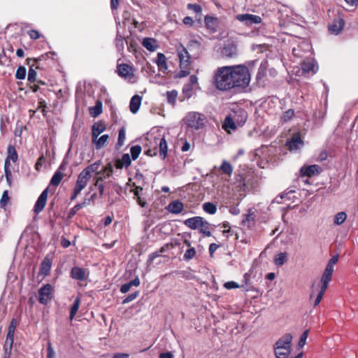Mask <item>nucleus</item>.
<instances>
[{
    "instance_id": "obj_43",
    "label": "nucleus",
    "mask_w": 358,
    "mask_h": 358,
    "mask_svg": "<svg viewBox=\"0 0 358 358\" xmlns=\"http://www.w3.org/2000/svg\"><path fill=\"white\" fill-rule=\"evenodd\" d=\"M80 305V299L79 297H77L75 299L73 305L71 307V310H70V320H72L73 319L74 316L77 313V312L79 309Z\"/></svg>"
},
{
    "instance_id": "obj_32",
    "label": "nucleus",
    "mask_w": 358,
    "mask_h": 358,
    "mask_svg": "<svg viewBox=\"0 0 358 358\" xmlns=\"http://www.w3.org/2000/svg\"><path fill=\"white\" fill-rule=\"evenodd\" d=\"M105 126L99 122H96L93 124L92 129V137L93 138H96L99 136L105 131Z\"/></svg>"
},
{
    "instance_id": "obj_8",
    "label": "nucleus",
    "mask_w": 358,
    "mask_h": 358,
    "mask_svg": "<svg viewBox=\"0 0 358 358\" xmlns=\"http://www.w3.org/2000/svg\"><path fill=\"white\" fill-rule=\"evenodd\" d=\"M176 51L180 61V68H189L191 62L190 55L187 49L180 43L176 46Z\"/></svg>"
},
{
    "instance_id": "obj_14",
    "label": "nucleus",
    "mask_w": 358,
    "mask_h": 358,
    "mask_svg": "<svg viewBox=\"0 0 358 358\" xmlns=\"http://www.w3.org/2000/svg\"><path fill=\"white\" fill-rule=\"evenodd\" d=\"M301 69L305 73H315L318 70V66L316 64V62L313 58H309L308 57L304 58L303 62H301Z\"/></svg>"
},
{
    "instance_id": "obj_33",
    "label": "nucleus",
    "mask_w": 358,
    "mask_h": 358,
    "mask_svg": "<svg viewBox=\"0 0 358 358\" xmlns=\"http://www.w3.org/2000/svg\"><path fill=\"white\" fill-rule=\"evenodd\" d=\"M108 138L109 136L108 134H103L100 137H97L96 139L93 138L92 142L94 143L96 149H101L105 146L106 142L108 140Z\"/></svg>"
},
{
    "instance_id": "obj_55",
    "label": "nucleus",
    "mask_w": 358,
    "mask_h": 358,
    "mask_svg": "<svg viewBox=\"0 0 358 358\" xmlns=\"http://www.w3.org/2000/svg\"><path fill=\"white\" fill-rule=\"evenodd\" d=\"M12 348H13L12 343H10V345L7 344V343H4V346H3L4 357H3V358H9L10 357Z\"/></svg>"
},
{
    "instance_id": "obj_18",
    "label": "nucleus",
    "mask_w": 358,
    "mask_h": 358,
    "mask_svg": "<svg viewBox=\"0 0 358 358\" xmlns=\"http://www.w3.org/2000/svg\"><path fill=\"white\" fill-rule=\"evenodd\" d=\"M65 169L66 166L64 163H62L52 176L50 185L53 186H58L64 178V173L62 171Z\"/></svg>"
},
{
    "instance_id": "obj_35",
    "label": "nucleus",
    "mask_w": 358,
    "mask_h": 358,
    "mask_svg": "<svg viewBox=\"0 0 358 358\" xmlns=\"http://www.w3.org/2000/svg\"><path fill=\"white\" fill-rule=\"evenodd\" d=\"M102 113V103L97 101L95 106L90 108V113L93 117L99 116Z\"/></svg>"
},
{
    "instance_id": "obj_3",
    "label": "nucleus",
    "mask_w": 358,
    "mask_h": 358,
    "mask_svg": "<svg viewBox=\"0 0 358 358\" xmlns=\"http://www.w3.org/2000/svg\"><path fill=\"white\" fill-rule=\"evenodd\" d=\"M292 341V336L286 334L276 341L274 345L276 358H288L291 352Z\"/></svg>"
},
{
    "instance_id": "obj_4",
    "label": "nucleus",
    "mask_w": 358,
    "mask_h": 358,
    "mask_svg": "<svg viewBox=\"0 0 358 358\" xmlns=\"http://www.w3.org/2000/svg\"><path fill=\"white\" fill-rule=\"evenodd\" d=\"M227 188L231 190L236 200L239 201L245 195L246 185L245 178L241 173H236L234 178L227 180Z\"/></svg>"
},
{
    "instance_id": "obj_57",
    "label": "nucleus",
    "mask_w": 358,
    "mask_h": 358,
    "mask_svg": "<svg viewBox=\"0 0 358 358\" xmlns=\"http://www.w3.org/2000/svg\"><path fill=\"white\" fill-rule=\"evenodd\" d=\"M326 289H323L322 287H320V290L317 294L316 299L314 301V306H317L320 303Z\"/></svg>"
},
{
    "instance_id": "obj_47",
    "label": "nucleus",
    "mask_w": 358,
    "mask_h": 358,
    "mask_svg": "<svg viewBox=\"0 0 358 358\" xmlns=\"http://www.w3.org/2000/svg\"><path fill=\"white\" fill-rule=\"evenodd\" d=\"M94 187H97L99 192V195L103 196L105 191V185L103 182H101V178L94 177Z\"/></svg>"
},
{
    "instance_id": "obj_27",
    "label": "nucleus",
    "mask_w": 358,
    "mask_h": 358,
    "mask_svg": "<svg viewBox=\"0 0 358 358\" xmlns=\"http://www.w3.org/2000/svg\"><path fill=\"white\" fill-rule=\"evenodd\" d=\"M101 164V160L96 161L94 163L85 167L82 171L91 178L92 173H96V175H97V172H99V169Z\"/></svg>"
},
{
    "instance_id": "obj_17",
    "label": "nucleus",
    "mask_w": 358,
    "mask_h": 358,
    "mask_svg": "<svg viewBox=\"0 0 358 358\" xmlns=\"http://www.w3.org/2000/svg\"><path fill=\"white\" fill-rule=\"evenodd\" d=\"M206 29L211 33L217 31L219 26L218 19L213 16L206 15L204 18Z\"/></svg>"
},
{
    "instance_id": "obj_9",
    "label": "nucleus",
    "mask_w": 358,
    "mask_h": 358,
    "mask_svg": "<svg viewBox=\"0 0 358 358\" xmlns=\"http://www.w3.org/2000/svg\"><path fill=\"white\" fill-rule=\"evenodd\" d=\"M54 287L50 284L42 286L38 290V301L47 304L52 298Z\"/></svg>"
},
{
    "instance_id": "obj_49",
    "label": "nucleus",
    "mask_w": 358,
    "mask_h": 358,
    "mask_svg": "<svg viewBox=\"0 0 358 358\" xmlns=\"http://www.w3.org/2000/svg\"><path fill=\"white\" fill-rule=\"evenodd\" d=\"M8 155L6 158H9V160L15 162L17 160V154L15 151V149L13 146H9L8 148Z\"/></svg>"
},
{
    "instance_id": "obj_7",
    "label": "nucleus",
    "mask_w": 358,
    "mask_h": 358,
    "mask_svg": "<svg viewBox=\"0 0 358 358\" xmlns=\"http://www.w3.org/2000/svg\"><path fill=\"white\" fill-rule=\"evenodd\" d=\"M118 75L131 83L136 81V77L134 75V70L132 66L127 64H118L117 67Z\"/></svg>"
},
{
    "instance_id": "obj_21",
    "label": "nucleus",
    "mask_w": 358,
    "mask_h": 358,
    "mask_svg": "<svg viewBox=\"0 0 358 358\" xmlns=\"http://www.w3.org/2000/svg\"><path fill=\"white\" fill-rule=\"evenodd\" d=\"M238 55V50L236 43L233 41L228 40L225 43V57L233 58Z\"/></svg>"
},
{
    "instance_id": "obj_1",
    "label": "nucleus",
    "mask_w": 358,
    "mask_h": 358,
    "mask_svg": "<svg viewBox=\"0 0 358 358\" xmlns=\"http://www.w3.org/2000/svg\"><path fill=\"white\" fill-rule=\"evenodd\" d=\"M250 80V73L246 66H225V90L232 88L244 90L249 86Z\"/></svg>"
},
{
    "instance_id": "obj_45",
    "label": "nucleus",
    "mask_w": 358,
    "mask_h": 358,
    "mask_svg": "<svg viewBox=\"0 0 358 358\" xmlns=\"http://www.w3.org/2000/svg\"><path fill=\"white\" fill-rule=\"evenodd\" d=\"M203 209L206 213H207L210 215H213L217 211L216 206L214 203H210V202L204 203L203 204Z\"/></svg>"
},
{
    "instance_id": "obj_42",
    "label": "nucleus",
    "mask_w": 358,
    "mask_h": 358,
    "mask_svg": "<svg viewBox=\"0 0 358 358\" xmlns=\"http://www.w3.org/2000/svg\"><path fill=\"white\" fill-rule=\"evenodd\" d=\"M166 94L168 103L174 106L176 103L178 92L175 90H173L171 91H167Z\"/></svg>"
},
{
    "instance_id": "obj_48",
    "label": "nucleus",
    "mask_w": 358,
    "mask_h": 358,
    "mask_svg": "<svg viewBox=\"0 0 358 358\" xmlns=\"http://www.w3.org/2000/svg\"><path fill=\"white\" fill-rule=\"evenodd\" d=\"M130 152L133 160H136L141 152V147L140 145H134L130 148Z\"/></svg>"
},
{
    "instance_id": "obj_50",
    "label": "nucleus",
    "mask_w": 358,
    "mask_h": 358,
    "mask_svg": "<svg viewBox=\"0 0 358 358\" xmlns=\"http://www.w3.org/2000/svg\"><path fill=\"white\" fill-rule=\"evenodd\" d=\"M27 74V70L24 66H19L15 73V77L17 79L23 80L25 78Z\"/></svg>"
},
{
    "instance_id": "obj_53",
    "label": "nucleus",
    "mask_w": 358,
    "mask_h": 358,
    "mask_svg": "<svg viewBox=\"0 0 358 358\" xmlns=\"http://www.w3.org/2000/svg\"><path fill=\"white\" fill-rule=\"evenodd\" d=\"M139 294V292L138 291H136L135 292H133L130 294H129L122 301V303L123 304H126V303H128L132 301H134V299H136V297L138 296Z\"/></svg>"
},
{
    "instance_id": "obj_12",
    "label": "nucleus",
    "mask_w": 358,
    "mask_h": 358,
    "mask_svg": "<svg viewBox=\"0 0 358 358\" xmlns=\"http://www.w3.org/2000/svg\"><path fill=\"white\" fill-rule=\"evenodd\" d=\"M198 85V78L195 75H192L189 77V81L188 83L184 85L182 92L185 96L186 99H189L193 95L194 85ZM196 89L200 90V87L197 85Z\"/></svg>"
},
{
    "instance_id": "obj_5",
    "label": "nucleus",
    "mask_w": 358,
    "mask_h": 358,
    "mask_svg": "<svg viewBox=\"0 0 358 358\" xmlns=\"http://www.w3.org/2000/svg\"><path fill=\"white\" fill-rule=\"evenodd\" d=\"M184 120L188 127L195 130L202 128L204 124V116L198 112L189 113Z\"/></svg>"
},
{
    "instance_id": "obj_59",
    "label": "nucleus",
    "mask_w": 358,
    "mask_h": 358,
    "mask_svg": "<svg viewBox=\"0 0 358 358\" xmlns=\"http://www.w3.org/2000/svg\"><path fill=\"white\" fill-rule=\"evenodd\" d=\"M8 200H9V196H8V191L6 190L3 192L1 199L0 200L1 206H2V207L5 206L7 204Z\"/></svg>"
},
{
    "instance_id": "obj_54",
    "label": "nucleus",
    "mask_w": 358,
    "mask_h": 358,
    "mask_svg": "<svg viewBox=\"0 0 358 358\" xmlns=\"http://www.w3.org/2000/svg\"><path fill=\"white\" fill-rule=\"evenodd\" d=\"M86 202L84 201L83 203H79V204H77L73 208H72L70 211H69V217H72L73 216L78 210H79L82 207H83L85 205H86Z\"/></svg>"
},
{
    "instance_id": "obj_16",
    "label": "nucleus",
    "mask_w": 358,
    "mask_h": 358,
    "mask_svg": "<svg viewBox=\"0 0 358 358\" xmlns=\"http://www.w3.org/2000/svg\"><path fill=\"white\" fill-rule=\"evenodd\" d=\"M345 26V20L343 18L338 17L334 19L329 25V31L331 34L338 35Z\"/></svg>"
},
{
    "instance_id": "obj_62",
    "label": "nucleus",
    "mask_w": 358,
    "mask_h": 358,
    "mask_svg": "<svg viewBox=\"0 0 358 358\" xmlns=\"http://www.w3.org/2000/svg\"><path fill=\"white\" fill-rule=\"evenodd\" d=\"M36 72L34 69L32 68H30L28 72V80L30 82H34L36 80Z\"/></svg>"
},
{
    "instance_id": "obj_20",
    "label": "nucleus",
    "mask_w": 358,
    "mask_h": 358,
    "mask_svg": "<svg viewBox=\"0 0 358 358\" xmlns=\"http://www.w3.org/2000/svg\"><path fill=\"white\" fill-rule=\"evenodd\" d=\"M204 218L200 216H195L188 218L184 221V224L191 229H199Z\"/></svg>"
},
{
    "instance_id": "obj_26",
    "label": "nucleus",
    "mask_w": 358,
    "mask_h": 358,
    "mask_svg": "<svg viewBox=\"0 0 358 358\" xmlns=\"http://www.w3.org/2000/svg\"><path fill=\"white\" fill-rule=\"evenodd\" d=\"M131 159L128 153L124 154L120 159L115 162V166L116 169H121L124 166L127 168L131 165Z\"/></svg>"
},
{
    "instance_id": "obj_41",
    "label": "nucleus",
    "mask_w": 358,
    "mask_h": 358,
    "mask_svg": "<svg viewBox=\"0 0 358 358\" xmlns=\"http://www.w3.org/2000/svg\"><path fill=\"white\" fill-rule=\"evenodd\" d=\"M115 46L119 52H122L124 47V38L117 31L115 38Z\"/></svg>"
},
{
    "instance_id": "obj_39",
    "label": "nucleus",
    "mask_w": 358,
    "mask_h": 358,
    "mask_svg": "<svg viewBox=\"0 0 358 358\" xmlns=\"http://www.w3.org/2000/svg\"><path fill=\"white\" fill-rule=\"evenodd\" d=\"M287 253L286 252H280L275 256L273 262L275 265L280 266L285 264L287 261Z\"/></svg>"
},
{
    "instance_id": "obj_30",
    "label": "nucleus",
    "mask_w": 358,
    "mask_h": 358,
    "mask_svg": "<svg viewBox=\"0 0 358 358\" xmlns=\"http://www.w3.org/2000/svg\"><path fill=\"white\" fill-rule=\"evenodd\" d=\"M52 266V261L50 258L45 257L41 264L40 273L43 275H48Z\"/></svg>"
},
{
    "instance_id": "obj_38",
    "label": "nucleus",
    "mask_w": 358,
    "mask_h": 358,
    "mask_svg": "<svg viewBox=\"0 0 358 358\" xmlns=\"http://www.w3.org/2000/svg\"><path fill=\"white\" fill-rule=\"evenodd\" d=\"M266 69H267V62H262L258 69V72L257 73V80H261L266 74Z\"/></svg>"
},
{
    "instance_id": "obj_44",
    "label": "nucleus",
    "mask_w": 358,
    "mask_h": 358,
    "mask_svg": "<svg viewBox=\"0 0 358 358\" xmlns=\"http://www.w3.org/2000/svg\"><path fill=\"white\" fill-rule=\"evenodd\" d=\"M347 219V214L345 212H339L336 213L334 218V223L336 225L342 224Z\"/></svg>"
},
{
    "instance_id": "obj_15",
    "label": "nucleus",
    "mask_w": 358,
    "mask_h": 358,
    "mask_svg": "<svg viewBox=\"0 0 358 358\" xmlns=\"http://www.w3.org/2000/svg\"><path fill=\"white\" fill-rule=\"evenodd\" d=\"M322 171V169L317 164L303 166L301 168L300 172L302 176L312 177L318 175Z\"/></svg>"
},
{
    "instance_id": "obj_64",
    "label": "nucleus",
    "mask_w": 358,
    "mask_h": 358,
    "mask_svg": "<svg viewBox=\"0 0 358 358\" xmlns=\"http://www.w3.org/2000/svg\"><path fill=\"white\" fill-rule=\"evenodd\" d=\"M28 34L31 39L34 40L38 39L41 37L40 33L34 29L29 31Z\"/></svg>"
},
{
    "instance_id": "obj_60",
    "label": "nucleus",
    "mask_w": 358,
    "mask_h": 358,
    "mask_svg": "<svg viewBox=\"0 0 358 358\" xmlns=\"http://www.w3.org/2000/svg\"><path fill=\"white\" fill-rule=\"evenodd\" d=\"M47 351H48L47 358H55V353L52 347V344L50 341L48 343Z\"/></svg>"
},
{
    "instance_id": "obj_6",
    "label": "nucleus",
    "mask_w": 358,
    "mask_h": 358,
    "mask_svg": "<svg viewBox=\"0 0 358 358\" xmlns=\"http://www.w3.org/2000/svg\"><path fill=\"white\" fill-rule=\"evenodd\" d=\"M311 45L308 41L303 40L297 47L292 49L293 55L299 59H304L311 55Z\"/></svg>"
},
{
    "instance_id": "obj_36",
    "label": "nucleus",
    "mask_w": 358,
    "mask_h": 358,
    "mask_svg": "<svg viewBox=\"0 0 358 358\" xmlns=\"http://www.w3.org/2000/svg\"><path fill=\"white\" fill-rule=\"evenodd\" d=\"M155 62L157 64V66L161 68L162 69L166 70L167 69V64H166V58L165 55L163 53L159 52L157 53Z\"/></svg>"
},
{
    "instance_id": "obj_13",
    "label": "nucleus",
    "mask_w": 358,
    "mask_h": 358,
    "mask_svg": "<svg viewBox=\"0 0 358 358\" xmlns=\"http://www.w3.org/2000/svg\"><path fill=\"white\" fill-rule=\"evenodd\" d=\"M48 195V188L45 189L38 196L34 207V211L38 214L41 213L45 206Z\"/></svg>"
},
{
    "instance_id": "obj_63",
    "label": "nucleus",
    "mask_w": 358,
    "mask_h": 358,
    "mask_svg": "<svg viewBox=\"0 0 358 358\" xmlns=\"http://www.w3.org/2000/svg\"><path fill=\"white\" fill-rule=\"evenodd\" d=\"M240 287L239 285L234 281H229L225 282V289H231Z\"/></svg>"
},
{
    "instance_id": "obj_25",
    "label": "nucleus",
    "mask_w": 358,
    "mask_h": 358,
    "mask_svg": "<svg viewBox=\"0 0 358 358\" xmlns=\"http://www.w3.org/2000/svg\"><path fill=\"white\" fill-rule=\"evenodd\" d=\"M71 276L72 278L78 280H84L87 278L85 270L78 266L72 268L71 271Z\"/></svg>"
},
{
    "instance_id": "obj_58",
    "label": "nucleus",
    "mask_w": 358,
    "mask_h": 358,
    "mask_svg": "<svg viewBox=\"0 0 358 358\" xmlns=\"http://www.w3.org/2000/svg\"><path fill=\"white\" fill-rule=\"evenodd\" d=\"M187 8L189 10H192L193 12H194L196 13H201V10H202L201 6H199V4H196V3L187 4Z\"/></svg>"
},
{
    "instance_id": "obj_40",
    "label": "nucleus",
    "mask_w": 358,
    "mask_h": 358,
    "mask_svg": "<svg viewBox=\"0 0 358 358\" xmlns=\"http://www.w3.org/2000/svg\"><path fill=\"white\" fill-rule=\"evenodd\" d=\"M245 217L243 220V224L250 227V222H253L255 218V210L254 209H249L248 213L245 215Z\"/></svg>"
},
{
    "instance_id": "obj_11",
    "label": "nucleus",
    "mask_w": 358,
    "mask_h": 358,
    "mask_svg": "<svg viewBox=\"0 0 358 358\" xmlns=\"http://www.w3.org/2000/svg\"><path fill=\"white\" fill-rule=\"evenodd\" d=\"M236 19L243 22L247 26L260 24L262 22V18L260 16L248 13L237 15L236 16Z\"/></svg>"
},
{
    "instance_id": "obj_23",
    "label": "nucleus",
    "mask_w": 358,
    "mask_h": 358,
    "mask_svg": "<svg viewBox=\"0 0 358 358\" xmlns=\"http://www.w3.org/2000/svg\"><path fill=\"white\" fill-rule=\"evenodd\" d=\"M113 173V165L111 163H108L99 172H97L95 177L101 178V182H103L104 180L112 176Z\"/></svg>"
},
{
    "instance_id": "obj_31",
    "label": "nucleus",
    "mask_w": 358,
    "mask_h": 358,
    "mask_svg": "<svg viewBox=\"0 0 358 358\" xmlns=\"http://www.w3.org/2000/svg\"><path fill=\"white\" fill-rule=\"evenodd\" d=\"M140 283H141V282H140L139 278L138 277H136V278L129 281V282L123 284L120 287V290L122 293L125 294L130 290V289L132 286L138 287L140 285Z\"/></svg>"
},
{
    "instance_id": "obj_29",
    "label": "nucleus",
    "mask_w": 358,
    "mask_h": 358,
    "mask_svg": "<svg viewBox=\"0 0 358 358\" xmlns=\"http://www.w3.org/2000/svg\"><path fill=\"white\" fill-rule=\"evenodd\" d=\"M142 45L150 52L156 50L158 48L157 41L152 38H145L142 41Z\"/></svg>"
},
{
    "instance_id": "obj_28",
    "label": "nucleus",
    "mask_w": 358,
    "mask_h": 358,
    "mask_svg": "<svg viewBox=\"0 0 358 358\" xmlns=\"http://www.w3.org/2000/svg\"><path fill=\"white\" fill-rule=\"evenodd\" d=\"M142 97L139 95H134L132 96L129 103L130 111L135 114L139 110L141 104Z\"/></svg>"
},
{
    "instance_id": "obj_46",
    "label": "nucleus",
    "mask_w": 358,
    "mask_h": 358,
    "mask_svg": "<svg viewBox=\"0 0 358 358\" xmlns=\"http://www.w3.org/2000/svg\"><path fill=\"white\" fill-rule=\"evenodd\" d=\"M332 274L333 273L324 271L322 278H321V282H322L321 287H322L323 289L327 288L328 284L331 279Z\"/></svg>"
},
{
    "instance_id": "obj_2",
    "label": "nucleus",
    "mask_w": 358,
    "mask_h": 358,
    "mask_svg": "<svg viewBox=\"0 0 358 358\" xmlns=\"http://www.w3.org/2000/svg\"><path fill=\"white\" fill-rule=\"evenodd\" d=\"M231 111L225 117V131L228 133L229 129L234 131L238 127H242L248 117L247 112L238 106H233Z\"/></svg>"
},
{
    "instance_id": "obj_34",
    "label": "nucleus",
    "mask_w": 358,
    "mask_h": 358,
    "mask_svg": "<svg viewBox=\"0 0 358 358\" xmlns=\"http://www.w3.org/2000/svg\"><path fill=\"white\" fill-rule=\"evenodd\" d=\"M159 150L160 157L162 159H165L167 155L168 150V145L165 138H162L159 139Z\"/></svg>"
},
{
    "instance_id": "obj_61",
    "label": "nucleus",
    "mask_w": 358,
    "mask_h": 358,
    "mask_svg": "<svg viewBox=\"0 0 358 358\" xmlns=\"http://www.w3.org/2000/svg\"><path fill=\"white\" fill-rule=\"evenodd\" d=\"M180 70L178 73V78H184L187 76L190 72L189 71V68H180Z\"/></svg>"
},
{
    "instance_id": "obj_52",
    "label": "nucleus",
    "mask_w": 358,
    "mask_h": 358,
    "mask_svg": "<svg viewBox=\"0 0 358 358\" xmlns=\"http://www.w3.org/2000/svg\"><path fill=\"white\" fill-rule=\"evenodd\" d=\"M195 255L196 250L194 248H191L186 250L183 257L185 260H189L192 259L195 256Z\"/></svg>"
},
{
    "instance_id": "obj_19",
    "label": "nucleus",
    "mask_w": 358,
    "mask_h": 358,
    "mask_svg": "<svg viewBox=\"0 0 358 358\" xmlns=\"http://www.w3.org/2000/svg\"><path fill=\"white\" fill-rule=\"evenodd\" d=\"M90 179V178L89 176L81 171L78 176L74 188L81 192L86 187Z\"/></svg>"
},
{
    "instance_id": "obj_10",
    "label": "nucleus",
    "mask_w": 358,
    "mask_h": 358,
    "mask_svg": "<svg viewBox=\"0 0 358 358\" xmlns=\"http://www.w3.org/2000/svg\"><path fill=\"white\" fill-rule=\"evenodd\" d=\"M211 84L217 90L224 91V66L218 67L214 71L211 78Z\"/></svg>"
},
{
    "instance_id": "obj_51",
    "label": "nucleus",
    "mask_w": 358,
    "mask_h": 358,
    "mask_svg": "<svg viewBox=\"0 0 358 358\" xmlns=\"http://www.w3.org/2000/svg\"><path fill=\"white\" fill-rule=\"evenodd\" d=\"M125 129L124 127H122L118 134V141L117 145L120 148L123 145L124 140H125Z\"/></svg>"
},
{
    "instance_id": "obj_22",
    "label": "nucleus",
    "mask_w": 358,
    "mask_h": 358,
    "mask_svg": "<svg viewBox=\"0 0 358 358\" xmlns=\"http://www.w3.org/2000/svg\"><path fill=\"white\" fill-rule=\"evenodd\" d=\"M166 208L172 214H179L183 210L184 205L180 201L175 200L171 201Z\"/></svg>"
},
{
    "instance_id": "obj_37",
    "label": "nucleus",
    "mask_w": 358,
    "mask_h": 358,
    "mask_svg": "<svg viewBox=\"0 0 358 358\" xmlns=\"http://www.w3.org/2000/svg\"><path fill=\"white\" fill-rule=\"evenodd\" d=\"M210 227V223L204 219L203 221L202 222V224H201V226L199 228V231L204 236L209 237L211 236Z\"/></svg>"
},
{
    "instance_id": "obj_24",
    "label": "nucleus",
    "mask_w": 358,
    "mask_h": 358,
    "mask_svg": "<svg viewBox=\"0 0 358 358\" xmlns=\"http://www.w3.org/2000/svg\"><path fill=\"white\" fill-rule=\"evenodd\" d=\"M287 145L291 151L297 150L303 147V141L299 136H294L287 143Z\"/></svg>"
},
{
    "instance_id": "obj_56",
    "label": "nucleus",
    "mask_w": 358,
    "mask_h": 358,
    "mask_svg": "<svg viewBox=\"0 0 358 358\" xmlns=\"http://www.w3.org/2000/svg\"><path fill=\"white\" fill-rule=\"evenodd\" d=\"M308 330H306L301 335V338L299 341V346L300 348H303L305 344H306V340H307V338H308Z\"/></svg>"
}]
</instances>
